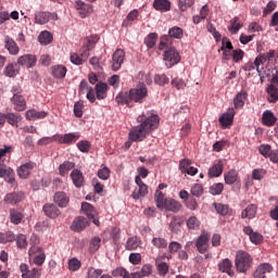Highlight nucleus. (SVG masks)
Listing matches in <instances>:
<instances>
[{
	"label": "nucleus",
	"instance_id": "obj_1",
	"mask_svg": "<svg viewBox=\"0 0 278 278\" xmlns=\"http://www.w3.org/2000/svg\"><path fill=\"white\" fill-rule=\"evenodd\" d=\"M139 125L134 126L128 132L130 142H142L148 136L160 127V116L152 112H147L137 117Z\"/></svg>",
	"mask_w": 278,
	"mask_h": 278
},
{
	"label": "nucleus",
	"instance_id": "obj_2",
	"mask_svg": "<svg viewBox=\"0 0 278 278\" xmlns=\"http://www.w3.org/2000/svg\"><path fill=\"white\" fill-rule=\"evenodd\" d=\"M251 264H253V258H251V254L244 251H238L235 258V265L238 273H247L249 268H251Z\"/></svg>",
	"mask_w": 278,
	"mask_h": 278
},
{
	"label": "nucleus",
	"instance_id": "obj_3",
	"mask_svg": "<svg viewBox=\"0 0 278 278\" xmlns=\"http://www.w3.org/2000/svg\"><path fill=\"white\" fill-rule=\"evenodd\" d=\"M129 92L130 101H134V103H144V99L149 97V90L146 84H139L137 88L130 89Z\"/></svg>",
	"mask_w": 278,
	"mask_h": 278
},
{
	"label": "nucleus",
	"instance_id": "obj_4",
	"mask_svg": "<svg viewBox=\"0 0 278 278\" xmlns=\"http://www.w3.org/2000/svg\"><path fill=\"white\" fill-rule=\"evenodd\" d=\"M99 40H101V37L97 34L90 35L85 38L84 46L80 49V55H83L85 60H88V58H90V52L93 50L94 47H97V42H99Z\"/></svg>",
	"mask_w": 278,
	"mask_h": 278
},
{
	"label": "nucleus",
	"instance_id": "obj_5",
	"mask_svg": "<svg viewBox=\"0 0 278 278\" xmlns=\"http://www.w3.org/2000/svg\"><path fill=\"white\" fill-rule=\"evenodd\" d=\"M181 56L175 48H169L164 52V61L167 68H173L175 64H179Z\"/></svg>",
	"mask_w": 278,
	"mask_h": 278
},
{
	"label": "nucleus",
	"instance_id": "obj_6",
	"mask_svg": "<svg viewBox=\"0 0 278 278\" xmlns=\"http://www.w3.org/2000/svg\"><path fill=\"white\" fill-rule=\"evenodd\" d=\"M195 247L199 253L205 254L210 250V233L202 231L195 240Z\"/></svg>",
	"mask_w": 278,
	"mask_h": 278
},
{
	"label": "nucleus",
	"instance_id": "obj_7",
	"mask_svg": "<svg viewBox=\"0 0 278 278\" xmlns=\"http://www.w3.org/2000/svg\"><path fill=\"white\" fill-rule=\"evenodd\" d=\"M81 212L83 214H85V216H87V218H89V220H92L93 225H96L97 227L101 225L99 219L96 218L98 213H97V210H94V206H92V204L88 202H83Z\"/></svg>",
	"mask_w": 278,
	"mask_h": 278
},
{
	"label": "nucleus",
	"instance_id": "obj_8",
	"mask_svg": "<svg viewBox=\"0 0 278 278\" xmlns=\"http://www.w3.org/2000/svg\"><path fill=\"white\" fill-rule=\"evenodd\" d=\"M135 182L137 184L138 188L132 191V199H140L141 197H147L149 194V187L142 181L140 176H136Z\"/></svg>",
	"mask_w": 278,
	"mask_h": 278
},
{
	"label": "nucleus",
	"instance_id": "obj_9",
	"mask_svg": "<svg viewBox=\"0 0 278 278\" xmlns=\"http://www.w3.org/2000/svg\"><path fill=\"white\" fill-rule=\"evenodd\" d=\"M29 257H33L34 255V262L37 266H42L45 264V260H47V255L42 251V248L40 247H31L28 250Z\"/></svg>",
	"mask_w": 278,
	"mask_h": 278
},
{
	"label": "nucleus",
	"instance_id": "obj_10",
	"mask_svg": "<svg viewBox=\"0 0 278 278\" xmlns=\"http://www.w3.org/2000/svg\"><path fill=\"white\" fill-rule=\"evenodd\" d=\"M58 20V13H51V12H45V11H38L35 13V23L36 25H47L49 21Z\"/></svg>",
	"mask_w": 278,
	"mask_h": 278
},
{
	"label": "nucleus",
	"instance_id": "obj_11",
	"mask_svg": "<svg viewBox=\"0 0 278 278\" xmlns=\"http://www.w3.org/2000/svg\"><path fill=\"white\" fill-rule=\"evenodd\" d=\"M75 9L77 10L80 18H86L93 12L92 4L86 3L81 0H77L75 2Z\"/></svg>",
	"mask_w": 278,
	"mask_h": 278
},
{
	"label": "nucleus",
	"instance_id": "obj_12",
	"mask_svg": "<svg viewBox=\"0 0 278 278\" xmlns=\"http://www.w3.org/2000/svg\"><path fill=\"white\" fill-rule=\"evenodd\" d=\"M112 62L113 71H121V67L125 62V51L123 49H116L112 55Z\"/></svg>",
	"mask_w": 278,
	"mask_h": 278
},
{
	"label": "nucleus",
	"instance_id": "obj_13",
	"mask_svg": "<svg viewBox=\"0 0 278 278\" xmlns=\"http://www.w3.org/2000/svg\"><path fill=\"white\" fill-rule=\"evenodd\" d=\"M79 140L78 132H68L65 135L56 134V142L59 144H73V142H77Z\"/></svg>",
	"mask_w": 278,
	"mask_h": 278
},
{
	"label": "nucleus",
	"instance_id": "obj_14",
	"mask_svg": "<svg viewBox=\"0 0 278 278\" xmlns=\"http://www.w3.org/2000/svg\"><path fill=\"white\" fill-rule=\"evenodd\" d=\"M36 62H38V59L34 54H24L17 59V64L20 66H26V68H34Z\"/></svg>",
	"mask_w": 278,
	"mask_h": 278
},
{
	"label": "nucleus",
	"instance_id": "obj_15",
	"mask_svg": "<svg viewBox=\"0 0 278 278\" xmlns=\"http://www.w3.org/2000/svg\"><path fill=\"white\" fill-rule=\"evenodd\" d=\"M219 273H226L228 277H233V263L229 258H224L217 264Z\"/></svg>",
	"mask_w": 278,
	"mask_h": 278
},
{
	"label": "nucleus",
	"instance_id": "obj_16",
	"mask_svg": "<svg viewBox=\"0 0 278 278\" xmlns=\"http://www.w3.org/2000/svg\"><path fill=\"white\" fill-rule=\"evenodd\" d=\"M243 233L250 237V241L252 242V244H262V242H264V236H262V233L260 232L253 231V228H251V226L243 227Z\"/></svg>",
	"mask_w": 278,
	"mask_h": 278
},
{
	"label": "nucleus",
	"instance_id": "obj_17",
	"mask_svg": "<svg viewBox=\"0 0 278 278\" xmlns=\"http://www.w3.org/2000/svg\"><path fill=\"white\" fill-rule=\"evenodd\" d=\"M42 212L48 218H58L62 214V211H60L58 205L53 203H46L42 206Z\"/></svg>",
	"mask_w": 278,
	"mask_h": 278
},
{
	"label": "nucleus",
	"instance_id": "obj_18",
	"mask_svg": "<svg viewBox=\"0 0 278 278\" xmlns=\"http://www.w3.org/2000/svg\"><path fill=\"white\" fill-rule=\"evenodd\" d=\"M4 49L9 51L10 55H18L21 53V48L18 47V43L12 37L7 36L4 38Z\"/></svg>",
	"mask_w": 278,
	"mask_h": 278
},
{
	"label": "nucleus",
	"instance_id": "obj_19",
	"mask_svg": "<svg viewBox=\"0 0 278 278\" xmlns=\"http://www.w3.org/2000/svg\"><path fill=\"white\" fill-rule=\"evenodd\" d=\"M53 201L58 207H68L71 198L64 191H58L54 193Z\"/></svg>",
	"mask_w": 278,
	"mask_h": 278
},
{
	"label": "nucleus",
	"instance_id": "obj_20",
	"mask_svg": "<svg viewBox=\"0 0 278 278\" xmlns=\"http://www.w3.org/2000/svg\"><path fill=\"white\" fill-rule=\"evenodd\" d=\"M23 199H25V193L23 191H17V192L8 193L4 197L3 201L9 205H16V203H21Z\"/></svg>",
	"mask_w": 278,
	"mask_h": 278
},
{
	"label": "nucleus",
	"instance_id": "obj_21",
	"mask_svg": "<svg viewBox=\"0 0 278 278\" xmlns=\"http://www.w3.org/2000/svg\"><path fill=\"white\" fill-rule=\"evenodd\" d=\"M84 90H87L88 101H90V103H94V101H97V98L94 97V89L88 86V81L86 80L80 81V85L78 87L79 94H84Z\"/></svg>",
	"mask_w": 278,
	"mask_h": 278
},
{
	"label": "nucleus",
	"instance_id": "obj_22",
	"mask_svg": "<svg viewBox=\"0 0 278 278\" xmlns=\"http://www.w3.org/2000/svg\"><path fill=\"white\" fill-rule=\"evenodd\" d=\"M273 273V265L268 263H263L257 266L255 269L253 277L255 278H266V275H270Z\"/></svg>",
	"mask_w": 278,
	"mask_h": 278
},
{
	"label": "nucleus",
	"instance_id": "obj_23",
	"mask_svg": "<svg viewBox=\"0 0 278 278\" xmlns=\"http://www.w3.org/2000/svg\"><path fill=\"white\" fill-rule=\"evenodd\" d=\"M236 116V111L233 108L228 109V112L224 113L219 117V123L223 127H229L233 124V117Z\"/></svg>",
	"mask_w": 278,
	"mask_h": 278
},
{
	"label": "nucleus",
	"instance_id": "obj_24",
	"mask_svg": "<svg viewBox=\"0 0 278 278\" xmlns=\"http://www.w3.org/2000/svg\"><path fill=\"white\" fill-rule=\"evenodd\" d=\"M108 84L105 83H98L94 87V97L96 99H98L99 101H103V99L108 98Z\"/></svg>",
	"mask_w": 278,
	"mask_h": 278
},
{
	"label": "nucleus",
	"instance_id": "obj_25",
	"mask_svg": "<svg viewBox=\"0 0 278 278\" xmlns=\"http://www.w3.org/2000/svg\"><path fill=\"white\" fill-rule=\"evenodd\" d=\"M50 71L54 79H64L68 70L64 65H54L50 67Z\"/></svg>",
	"mask_w": 278,
	"mask_h": 278
},
{
	"label": "nucleus",
	"instance_id": "obj_26",
	"mask_svg": "<svg viewBox=\"0 0 278 278\" xmlns=\"http://www.w3.org/2000/svg\"><path fill=\"white\" fill-rule=\"evenodd\" d=\"M34 170V163H25L17 168V175L21 179H27Z\"/></svg>",
	"mask_w": 278,
	"mask_h": 278
},
{
	"label": "nucleus",
	"instance_id": "obj_27",
	"mask_svg": "<svg viewBox=\"0 0 278 278\" xmlns=\"http://www.w3.org/2000/svg\"><path fill=\"white\" fill-rule=\"evenodd\" d=\"M88 225H89V222L86 217L78 216L74 219L72 224V229L73 231H84V229H86Z\"/></svg>",
	"mask_w": 278,
	"mask_h": 278
},
{
	"label": "nucleus",
	"instance_id": "obj_28",
	"mask_svg": "<svg viewBox=\"0 0 278 278\" xmlns=\"http://www.w3.org/2000/svg\"><path fill=\"white\" fill-rule=\"evenodd\" d=\"M12 103L15 105L14 110H16L17 112H24L25 108H27L25 98H23V96H20L18 93L13 94Z\"/></svg>",
	"mask_w": 278,
	"mask_h": 278
},
{
	"label": "nucleus",
	"instance_id": "obj_29",
	"mask_svg": "<svg viewBox=\"0 0 278 278\" xmlns=\"http://www.w3.org/2000/svg\"><path fill=\"white\" fill-rule=\"evenodd\" d=\"M71 179L75 186V188H81L84 186L85 179H84V174L79 169H74L71 173Z\"/></svg>",
	"mask_w": 278,
	"mask_h": 278
},
{
	"label": "nucleus",
	"instance_id": "obj_30",
	"mask_svg": "<svg viewBox=\"0 0 278 278\" xmlns=\"http://www.w3.org/2000/svg\"><path fill=\"white\" fill-rule=\"evenodd\" d=\"M163 210H166L167 212H174V214H177V212L181 210V203L177 202L174 199H166Z\"/></svg>",
	"mask_w": 278,
	"mask_h": 278
},
{
	"label": "nucleus",
	"instance_id": "obj_31",
	"mask_svg": "<svg viewBox=\"0 0 278 278\" xmlns=\"http://www.w3.org/2000/svg\"><path fill=\"white\" fill-rule=\"evenodd\" d=\"M262 123L266 127H273V125H275V123H277V118H276L275 114L273 113V111L267 110L263 113Z\"/></svg>",
	"mask_w": 278,
	"mask_h": 278
},
{
	"label": "nucleus",
	"instance_id": "obj_32",
	"mask_svg": "<svg viewBox=\"0 0 278 278\" xmlns=\"http://www.w3.org/2000/svg\"><path fill=\"white\" fill-rule=\"evenodd\" d=\"M9 213H10V222L13 225H21L23 223V218H25V216L23 215V213H21V211L16 208H10Z\"/></svg>",
	"mask_w": 278,
	"mask_h": 278
},
{
	"label": "nucleus",
	"instance_id": "obj_33",
	"mask_svg": "<svg viewBox=\"0 0 278 278\" xmlns=\"http://www.w3.org/2000/svg\"><path fill=\"white\" fill-rule=\"evenodd\" d=\"M223 161H217L213 164V166L208 169V177H220L223 175Z\"/></svg>",
	"mask_w": 278,
	"mask_h": 278
},
{
	"label": "nucleus",
	"instance_id": "obj_34",
	"mask_svg": "<svg viewBox=\"0 0 278 278\" xmlns=\"http://www.w3.org/2000/svg\"><path fill=\"white\" fill-rule=\"evenodd\" d=\"M26 118L27 121H40L42 118H47V112L36 111L33 109L26 112Z\"/></svg>",
	"mask_w": 278,
	"mask_h": 278
},
{
	"label": "nucleus",
	"instance_id": "obj_35",
	"mask_svg": "<svg viewBox=\"0 0 278 278\" xmlns=\"http://www.w3.org/2000/svg\"><path fill=\"white\" fill-rule=\"evenodd\" d=\"M0 177L8 184H14V170L10 167H0Z\"/></svg>",
	"mask_w": 278,
	"mask_h": 278
},
{
	"label": "nucleus",
	"instance_id": "obj_36",
	"mask_svg": "<svg viewBox=\"0 0 278 278\" xmlns=\"http://www.w3.org/2000/svg\"><path fill=\"white\" fill-rule=\"evenodd\" d=\"M153 8L159 12H169L170 10V1L168 0H154Z\"/></svg>",
	"mask_w": 278,
	"mask_h": 278
},
{
	"label": "nucleus",
	"instance_id": "obj_37",
	"mask_svg": "<svg viewBox=\"0 0 278 278\" xmlns=\"http://www.w3.org/2000/svg\"><path fill=\"white\" fill-rule=\"evenodd\" d=\"M247 91L239 92L235 99H233V105L236 110H241V108H244V102L247 101Z\"/></svg>",
	"mask_w": 278,
	"mask_h": 278
},
{
	"label": "nucleus",
	"instance_id": "obj_38",
	"mask_svg": "<svg viewBox=\"0 0 278 278\" xmlns=\"http://www.w3.org/2000/svg\"><path fill=\"white\" fill-rule=\"evenodd\" d=\"M38 40L40 45L47 47V45H51V42H53V35L48 30H43L39 34Z\"/></svg>",
	"mask_w": 278,
	"mask_h": 278
},
{
	"label": "nucleus",
	"instance_id": "obj_39",
	"mask_svg": "<svg viewBox=\"0 0 278 278\" xmlns=\"http://www.w3.org/2000/svg\"><path fill=\"white\" fill-rule=\"evenodd\" d=\"M138 16H140V13L138 12V10H132L130 11L126 18L123 21L122 27H129V25H131V23H134V21L138 20Z\"/></svg>",
	"mask_w": 278,
	"mask_h": 278
},
{
	"label": "nucleus",
	"instance_id": "obj_40",
	"mask_svg": "<svg viewBox=\"0 0 278 278\" xmlns=\"http://www.w3.org/2000/svg\"><path fill=\"white\" fill-rule=\"evenodd\" d=\"M266 92L268 94V101L269 103H277L278 101V88L275 85H269L266 89Z\"/></svg>",
	"mask_w": 278,
	"mask_h": 278
},
{
	"label": "nucleus",
	"instance_id": "obj_41",
	"mask_svg": "<svg viewBox=\"0 0 278 278\" xmlns=\"http://www.w3.org/2000/svg\"><path fill=\"white\" fill-rule=\"evenodd\" d=\"M225 184L228 186H233L236 181H238V172L236 169H231L224 174Z\"/></svg>",
	"mask_w": 278,
	"mask_h": 278
},
{
	"label": "nucleus",
	"instance_id": "obj_42",
	"mask_svg": "<svg viewBox=\"0 0 278 278\" xmlns=\"http://www.w3.org/2000/svg\"><path fill=\"white\" fill-rule=\"evenodd\" d=\"M116 103L121 105H129L131 101V94L130 91L128 92H119L115 98Z\"/></svg>",
	"mask_w": 278,
	"mask_h": 278
},
{
	"label": "nucleus",
	"instance_id": "obj_43",
	"mask_svg": "<svg viewBox=\"0 0 278 278\" xmlns=\"http://www.w3.org/2000/svg\"><path fill=\"white\" fill-rule=\"evenodd\" d=\"M140 244H142V241H140L138 237H131L127 240L125 249L126 251H136V249L140 247Z\"/></svg>",
	"mask_w": 278,
	"mask_h": 278
},
{
	"label": "nucleus",
	"instance_id": "obj_44",
	"mask_svg": "<svg viewBox=\"0 0 278 278\" xmlns=\"http://www.w3.org/2000/svg\"><path fill=\"white\" fill-rule=\"evenodd\" d=\"M255 214H257V206L255 204H250L245 210L241 213V218H255Z\"/></svg>",
	"mask_w": 278,
	"mask_h": 278
},
{
	"label": "nucleus",
	"instance_id": "obj_45",
	"mask_svg": "<svg viewBox=\"0 0 278 278\" xmlns=\"http://www.w3.org/2000/svg\"><path fill=\"white\" fill-rule=\"evenodd\" d=\"M75 166V163L71 161H65L59 166V174L61 177H66L68 175V170H73V167Z\"/></svg>",
	"mask_w": 278,
	"mask_h": 278
},
{
	"label": "nucleus",
	"instance_id": "obj_46",
	"mask_svg": "<svg viewBox=\"0 0 278 278\" xmlns=\"http://www.w3.org/2000/svg\"><path fill=\"white\" fill-rule=\"evenodd\" d=\"M4 116L9 125H12V127H18V123H21V115H18V113H7Z\"/></svg>",
	"mask_w": 278,
	"mask_h": 278
},
{
	"label": "nucleus",
	"instance_id": "obj_47",
	"mask_svg": "<svg viewBox=\"0 0 278 278\" xmlns=\"http://www.w3.org/2000/svg\"><path fill=\"white\" fill-rule=\"evenodd\" d=\"M201 227V220L197 216H191L187 219V229L197 231Z\"/></svg>",
	"mask_w": 278,
	"mask_h": 278
},
{
	"label": "nucleus",
	"instance_id": "obj_48",
	"mask_svg": "<svg viewBox=\"0 0 278 278\" xmlns=\"http://www.w3.org/2000/svg\"><path fill=\"white\" fill-rule=\"evenodd\" d=\"M167 36H169V39L176 38L177 40H181L184 38V29L179 26H174L169 28Z\"/></svg>",
	"mask_w": 278,
	"mask_h": 278
},
{
	"label": "nucleus",
	"instance_id": "obj_49",
	"mask_svg": "<svg viewBox=\"0 0 278 278\" xmlns=\"http://www.w3.org/2000/svg\"><path fill=\"white\" fill-rule=\"evenodd\" d=\"M154 201L159 210H164V205L166 204V199L164 198V193L160 190L155 191Z\"/></svg>",
	"mask_w": 278,
	"mask_h": 278
},
{
	"label": "nucleus",
	"instance_id": "obj_50",
	"mask_svg": "<svg viewBox=\"0 0 278 278\" xmlns=\"http://www.w3.org/2000/svg\"><path fill=\"white\" fill-rule=\"evenodd\" d=\"M14 240H16L14 232H0V244H8V242H14Z\"/></svg>",
	"mask_w": 278,
	"mask_h": 278
},
{
	"label": "nucleus",
	"instance_id": "obj_51",
	"mask_svg": "<svg viewBox=\"0 0 278 278\" xmlns=\"http://www.w3.org/2000/svg\"><path fill=\"white\" fill-rule=\"evenodd\" d=\"M156 42H157V34L155 33H151L144 38V45L148 47V49H153Z\"/></svg>",
	"mask_w": 278,
	"mask_h": 278
},
{
	"label": "nucleus",
	"instance_id": "obj_52",
	"mask_svg": "<svg viewBox=\"0 0 278 278\" xmlns=\"http://www.w3.org/2000/svg\"><path fill=\"white\" fill-rule=\"evenodd\" d=\"M16 66H18V64L16 63L8 64L4 70V75L7 77H16V74L18 73V70H16Z\"/></svg>",
	"mask_w": 278,
	"mask_h": 278
},
{
	"label": "nucleus",
	"instance_id": "obj_53",
	"mask_svg": "<svg viewBox=\"0 0 278 278\" xmlns=\"http://www.w3.org/2000/svg\"><path fill=\"white\" fill-rule=\"evenodd\" d=\"M238 21V17L230 20V26L228 27V31H230V34H238V31L242 29V24H240Z\"/></svg>",
	"mask_w": 278,
	"mask_h": 278
},
{
	"label": "nucleus",
	"instance_id": "obj_54",
	"mask_svg": "<svg viewBox=\"0 0 278 278\" xmlns=\"http://www.w3.org/2000/svg\"><path fill=\"white\" fill-rule=\"evenodd\" d=\"M168 229L173 233H179V231H181V222L177 220V217H173L169 223Z\"/></svg>",
	"mask_w": 278,
	"mask_h": 278
},
{
	"label": "nucleus",
	"instance_id": "obj_55",
	"mask_svg": "<svg viewBox=\"0 0 278 278\" xmlns=\"http://www.w3.org/2000/svg\"><path fill=\"white\" fill-rule=\"evenodd\" d=\"M223 190H225V185H223V182H216L210 187V193L213 194V197L223 194Z\"/></svg>",
	"mask_w": 278,
	"mask_h": 278
},
{
	"label": "nucleus",
	"instance_id": "obj_56",
	"mask_svg": "<svg viewBox=\"0 0 278 278\" xmlns=\"http://www.w3.org/2000/svg\"><path fill=\"white\" fill-rule=\"evenodd\" d=\"M168 268L166 262L156 263V270L160 277H166V275H168Z\"/></svg>",
	"mask_w": 278,
	"mask_h": 278
},
{
	"label": "nucleus",
	"instance_id": "obj_57",
	"mask_svg": "<svg viewBox=\"0 0 278 278\" xmlns=\"http://www.w3.org/2000/svg\"><path fill=\"white\" fill-rule=\"evenodd\" d=\"M101 247V238L94 237L91 239L90 244H89V251L90 253H97L98 249Z\"/></svg>",
	"mask_w": 278,
	"mask_h": 278
},
{
	"label": "nucleus",
	"instance_id": "obj_58",
	"mask_svg": "<svg viewBox=\"0 0 278 278\" xmlns=\"http://www.w3.org/2000/svg\"><path fill=\"white\" fill-rule=\"evenodd\" d=\"M194 0H178V8L180 12H187L189 8H192Z\"/></svg>",
	"mask_w": 278,
	"mask_h": 278
},
{
	"label": "nucleus",
	"instance_id": "obj_59",
	"mask_svg": "<svg viewBox=\"0 0 278 278\" xmlns=\"http://www.w3.org/2000/svg\"><path fill=\"white\" fill-rule=\"evenodd\" d=\"M152 244L153 247H156V249H166V247H168V241L164 238L155 237L152 239Z\"/></svg>",
	"mask_w": 278,
	"mask_h": 278
},
{
	"label": "nucleus",
	"instance_id": "obj_60",
	"mask_svg": "<svg viewBox=\"0 0 278 278\" xmlns=\"http://www.w3.org/2000/svg\"><path fill=\"white\" fill-rule=\"evenodd\" d=\"M76 147L81 153H88L90 151L91 144L88 140H81L77 142Z\"/></svg>",
	"mask_w": 278,
	"mask_h": 278
},
{
	"label": "nucleus",
	"instance_id": "obj_61",
	"mask_svg": "<svg viewBox=\"0 0 278 278\" xmlns=\"http://www.w3.org/2000/svg\"><path fill=\"white\" fill-rule=\"evenodd\" d=\"M231 56L232 62H236V64H238V62H242V60H244V52L242 51V49L232 50Z\"/></svg>",
	"mask_w": 278,
	"mask_h": 278
},
{
	"label": "nucleus",
	"instance_id": "obj_62",
	"mask_svg": "<svg viewBox=\"0 0 278 278\" xmlns=\"http://www.w3.org/2000/svg\"><path fill=\"white\" fill-rule=\"evenodd\" d=\"M168 81H170V79L166 77V74H156L154 76V83L157 84V86H166Z\"/></svg>",
	"mask_w": 278,
	"mask_h": 278
},
{
	"label": "nucleus",
	"instance_id": "obj_63",
	"mask_svg": "<svg viewBox=\"0 0 278 278\" xmlns=\"http://www.w3.org/2000/svg\"><path fill=\"white\" fill-rule=\"evenodd\" d=\"M103 275V269H96L94 267H89L86 278H99Z\"/></svg>",
	"mask_w": 278,
	"mask_h": 278
},
{
	"label": "nucleus",
	"instance_id": "obj_64",
	"mask_svg": "<svg viewBox=\"0 0 278 278\" xmlns=\"http://www.w3.org/2000/svg\"><path fill=\"white\" fill-rule=\"evenodd\" d=\"M40 275H41L40 269L33 268V269H28V273L23 274L22 278H39Z\"/></svg>",
	"mask_w": 278,
	"mask_h": 278
}]
</instances>
